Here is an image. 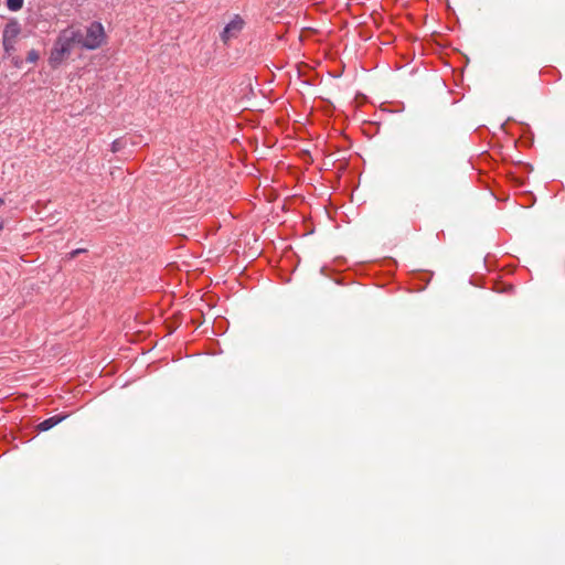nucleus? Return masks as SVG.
Masks as SVG:
<instances>
[{
  "label": "nucleus",
  "mask_w": 565,
  "mask_h": 565,
  "mask_svg": "<svg viewBox=\"0 0 565 565\" xmlns=\"http://www.w3.org/2000/svg\"><path fill=\"white\" fill-rule=\"evenodd\" d=\"M20 33L18 22H10L3 30V47L7 52L14 49L15 39Z\"/></svg>",
  "instance_id": "nucleus-4"
},
{
  "label": "nucleus",
  "mask_w": 565,
  "mask_h": 565,
  "mask_svg": "<svg viewBox=\"0 0 565 565\" xmlns=\"http://www.w3.org/2000/svg\"><path fill=\"white\" fill-rule=\"evenodd\" d=\"M63 418L64 417H60V416L50 417V418L41 422L38 425V429L41 431H46V430L53 428L55 425H57Z\"/></svg>",
  "instance_id": "nucleus-5"
},
{
  "label": "nucleus",
  "mask_w": 565,
  "mask_h": 565,
  "mask_svg": "<svg viewBox=\"0 0 565 565\" xmlns=\"http://www.w3.org/2000/svg\"><path fill=\"white\" fill-rule=\"evenodd\" d=\"M7 7L11 11H18L23 7V0H7Z\"/></svg>",
  "instance_id": "nucleus-6"
},
{
  "label": "nucleus",
  "mask_w": 565,
  "mask_h": 565,
  "mask_svg": "<svg viewBox=\"0 0 565 565\" xmlns=\"http://www.w3.org/2000/svg\"><path fill=\"white\" fill-rule=\"evenodd\" d=\"M3 203H4L3 200L0 199V207L2 206Z\"/></svg>",
  "instance_id": "nucleus-11"
},
{
  "label": "nucleus",
  "mask_w": 565,
  "mask_h": 565,
  "mask_svg": "<svg viewBox=\"0 0 565 565\" xmlns=\"http://www.w3.org/2000/svg\"><path fill=\"white\" fill-rule=\"evenodd\" d=\"M84 252H85V249H83V248L75 249V250H73V252H71V253L68 254V257H70V259H73V258H75L77 255H79L81 253H84Z\"/></svg>",
  "instance_id": "nucleus-9"
},
{
  "label": "nucleus",
  "mask_w": 565,
  "mask_h": 565,
  "mask_svg": "<svg viewBox=\"0 0 565 565\" xmlns=\"http://www.w3.org/2000/svg\"><path fill=\"white\" fill-rule=\"evenodd\" d=\"M79 38L81 28L75 25L67 26L60 32L49 57V63L53 68L58 67L76 45L79 46Z\"/></svg>",
  "instance_id": "nucleus-1"
},
{
  "label": "nucleus",
  "mask_w": 565,
  "mask_h": 565,
  "mask_svg": "<svg viewBox=\"0 0 565 565\" xmlns=\"http://www.w3.org/2000/svg\"><path fill=\"white\" fill-rule=\"evenodd\" d=\"M106 41L105 29L102 23L93 22L83 31L81 29L79 46L86 50H96Z\"/></svg>",
  "instance_id": "nucleus-2"
},
{
  "label": "nucleus",
  "mask_w": 565,
  "mask_h": 565,
  "mask_svg": "<svg viewBox=\"0 0 565 565\" xmlns=\"http://www.w3.org/2000/svg\"><path fill=\"white\" fill-rule=\"evenodd\" d=\"M3 228V223L0 221V231Z\"/></svg>",
  "instance_id": "nucleus-10"
},
{
  "label": "nucleus",
  "mask_w": 565,
  "mask_h": 565,
  "mask_svg": "<svg viewBox=\"0 0 565 565\" xmlns=\"http://www.w3.org/2000/svg\"><path fill=\"white\" fill-rule=\"evenodd\" d=\"M121 148H122V142H121L120 140H115V141L111 143V151H113V152H117V151H119Z\"/></svg>",
  "instance_id": "nucleus-8"
},
{
  "label": "nucleus",
  "mask_w": 565,
  "mask_h": 565,
  "mask_svg": "<svg viewBox=\"0 0 565 565\" xmlns=\"http://www.w3.org/2000/svg\"><path fill=\"white\" fill-rule=\"evenodd\" d=\"M244 25L245 21L238 14H235L220 34L222 42L227 44L231 40L236 39Z\"/></svg>",
  "instance_id": "nucleus-3"
},
{
  "label": "nucleus",
  "mask_w": 565,
  "mask_h": 565,
  "mask_svg": "<svg viewBox=\"0 0 565 565\" xmlns=\"http://www.w3.org/2000/svg\"><path fill=\"white\" fill-rule=\"evenodd\" d=\"M38 60H39V53L35 50L29 51L26 61L30 63H35Z\"/></svg>",
  "instance_id": "nucleus-7"
}]
</instances>
